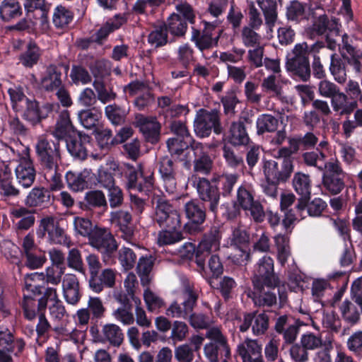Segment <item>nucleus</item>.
I'll use <instances>...</instances> for the list:
<instances>
[{
    "label": "nucleus",
    "mask_w": 362,
    "mask_h": 362,
    "mask_svg": "<svg viewBox=\"0 0 362 362\" xmlns=\"http://www.w3.org/2000/svg\"><path fill=\"white\" fill-rule=\"evenodd\" d=\"M264 173L267 181L276 180V181L286 182L290 177V176L286 177V171L283 165H281V170H279L278 163L274 160L265 161Z\"/></svg>",
    "instance_id": "c03bdc74"
},
{
    "label": "nucleus",
    "mask_w": 362,
    "mask_h": 362,
    "mask_svg": "<svg viewBox=\"0 0 362 362\" xmlns=\"http://www.w3.org/2000/svg\"><path fill=\"white\" fill-rule=\"evenodd\" d=\"M116 22H107L93 34L95 42L98 45H103L110 33L118 30L125 22L126 19L119 14L115 15Z\"/></svg>",
    "instance_id": "f704fd0d"
},
{
    "label": "nucleus",
    "mask_w": 362,
    "mask_h": 362,
    "mask_svg": "<svg viewBox=\"0 0 362 362\" xmlns=\"http://www.w3.org/2000/svg\"><path fill=\"white\" fill-rule=\"evenodd\" d=\"M343 320L349 325L356 324L360 320L357 306L349 300H345L340 306Z\"/></svg>",
    "instance_id": "864d4df0"
},
{
    "label": "nucleus",
    "mask_w": 362,
    "mask_h": 362,
    "mask_svg": "<svg viewBox=\"0 0 362 362\" xmlns=\"http://www.w3.org/2000/svg\"><path fill=\"white\" fill-rule=\"evenodd\" d=\"M110 169L114 171L115 176L125 179L126 187L128 189H136L139 192L144 189L142 183L138 182L139 172L134 165L126 163H113L110 165Z\"/></svg>",
    "instance_id": "aec40b11"
},
{
    "label": "nucleus",
    "mask_w": 362,
    "mask_h": 362,
    "mask_svg": "<svg viewBox=\"0 0 362 362\" xmlns=\"http://www.w3.org/2000/svg\"><path fill=\"white\" fill-rule=\"evenodd\" d=\"M90 243L101 253L102 258L106 264L115 262L118 244L108 230L105 228L96 227L90 238Z\"/></svg>",
    "instance_id": "1a4fd4ad"
},
{
    "label": "nucleus",
    "mask_w": 362,
    "mask_h": 362,
    "mask_svg": "<svg viewBox=\"0 0 362 362\" xmlns=\"http://www.w3.org/2000/svg\"><path fill=\"white\" fill-rule=\"evenodd\" d=\"M344 174L337 163H330L328 170L322 176V184L330 194H339L344 188Z\"/></svg>",
    "instance_id": "6ab92c4d"
},
{
    "label": "nucleus",
    "mask_w": 362,
    "mask_h": 362,
    "mask_svg": "<svg viewBox=\"0 0 362 362\" xmlns=\"http://www.w3.org/2000/svg\"><path fill=\"white\" fill-rule=\"evenodd\" d=\"M45 279V276L42 272H33L31 274H28L25 276V288L28 292V294L24 296V300L23 302V310L24 317L28 320H33L36 317L35 301L37 300V298L42 296V295H36L33 296V293L31 291L28 289V286L29 284L32 286H38L40 287H42L43 290H45L48 287H45L44 285L45 282L43 281Z\"/></svg>",
    "instance_id": "ddd939ff"
},
{
    "label": "nucleus",
    "mask_w": 362,
    "mask_h": 362,
    "mask_svg": "<svg viewBox=\"0 0 362 362\" xmlns=\"http://www.w3.org/2000/svg\"><path fill=\"white\" fill-rule=\"evenodd\" d=\"M95 139L101 150L109 151L112 147L117 145L112 132L109 129H105L95 132Z\"/></svg>",
    "instance_id": "e2e57ef3"
},
{
    "label": "nucleus",
    "mask_w": 362,
    "mask_h": 362,
    "mask_svg": "<svg viewBox=\"0 0 362 362\" xmlns=\"http://www.w3.org/2000/svg\"><path fill=\"white\" fill-rule=\"evenodd\" d=\"M62 290L67 303L76 305L81 300L82 293L80 291L78 279L75 274H64L62 279Z\"/></svg>",
    "instance_id": "393cba45"
},
{
    "label": "nucleus",
    "mask_w": 362,
    "mask_h": 362,
    "mask_svg": "<svg viewBox=\"0 0 362 362\" xmlns=\"http://www.w3.org/2000/svg\"><path fill=\"white\" fill-rule=\"evenodd\" d=\"M310 197L306 198V203L302 209L298 208V203L296 205V210L301 219L307 216L319 217L327 208V203L321 198L315 197L310 200Z\"/></svg>",
    "instance_id": "c85d7f7f"
},
{
    "label": "nucleus",
    "mask_w": 362,
    "mask_h": 362,
    "mask_svg": "<svg viewBox=\"0 0 362 362\" xmlns=\"http://www.w3.org/2000/svg\"><path fill=\"white\" fill-rule=\"evenodd\" d=\"M264 16L266 23L274 25L277 19V4L276 0H257Z\"/></svg>",
    "instance_id": "6e6d98bb"
},
{
    "label": "nucleus",
    "mask_w": 362,
    "mask_h": 362,
    "mask_svg": "<svg viewBox=\"0 0 362 362\" xmlns=\"http://www.w3.org/2000/svg\"><path fill=\"white\" fill-rule=\"evenodd\" d=\"M93 85L97 92L98 99L103 104L114 100L116 98L117 94L112 90V88L107 89L102 79H95Z\"/></svg>",
    "instance_id": "13d9d810"
},
{
    "label": "nucleus",
    "mask_w": 362,
    "mask_h": 362,
    "mask_svg": "<svg viewBox=\"0 0 362 362\" xmlns=\"http://www.w3.org/2000/svg\"><path fill=\"white\" fill-rule=\"evenodd\" d=\"M253 288L275 289L280 286L281 281L274 272V260L269 256H264L256 264L252 279Z\"/></svg>",
    "instance_id": "20e7f679"
},
{
    "label": "nucleus",
    "mask_w": 362,
    "mask_h": 362,
    "mask_svg": "<svg viewBox=\"0 0 362 362\" xmlns=\"http://www.w3.org/2000/svg\"><path fill=\"white\" fill-rule=\"evenodd\" d=\"M74 14L71 11L62 5L57 6L53 12L52 23L56 28L64 29L68 27L73 21Z\"/></svg>",
    "instance_id": "a18cd8bd"
},
{
    "label": "nucleus",
    "mask_w": 362,
    "mask_h": 362,
    "mask_svg": "<svg viewBox=\"0 0 362 362\" xmlns=\"http://www.w3.org/2000/svg\"><path fill=\"white\" fill-rule=\"evenodd\" d=\"M177 59L184 69H188L190 64L195 61L194 49L188 43L180 46L177 49Z\"/></svg>",
    "instance_id": "338daca9"
},
{
    "label": "nucleus",
    "mask_w": 362,
    "mask_h": 362,
    "mask_svg": "<svg viewBox=\"0 0 362 362\" xmlns=\"http://www.w3.org/2000/svg\"><path fill=\"white\" fill-rule=\"evenodd\" d=\"M256 126L259 135L265 132H274L278 128L279 120L270 114H262L257 117Z\"/></svg>",
    "instance_id": "3c124183"
},
{
    "label": "nucleus",
    "mask_w": 362,
    "mask_h": 362,
    "mask_svg": "<svg viewBox=\"0 0 362 362\" xmlns=\"http://www.w3.org/2000/svg\"><path fill=\"white\" fill-rule=\"evenodd\" d=\"M266 286H262V289L253 288L252 300L254 304L258 307H272L276 304L277 298L276 293L273 291L274 289L267 288L265 291Z\"/></svg>",
    "instance_id": "4c0bfd02"
},
{
    "label": "nucleus",
    "mask_w": 362,
    "mask_h": 362,
    "mask_svg": "<svg viewBox=\"0 0 362 362\" xmlns=\"http://www.w3.org/2000/svg\"><path fill=\"white\" fill-rule=\"evenodd\" d=\"M341 27L339 18L336 17L329 18L327 15L323 14L315 19L310 28V33L313 35L325 37L328 47L334 49L336 47V40L333 37L340 35Z\"/></svg>",
    "instance_id": "9d476101"
},
{
    "label": "nucleus",
    "mask_w": 362,
    "mask_h": 362,
    "mask_svg": "<svg viewBox=\"0 0 362 362\" xmlns=\"http://www.w3.org/2000/svg\"><path fill=\"white\" fill-rule=\"evenodd\" d=\"M307 43H298L294 46L291 53L286 56L287 70L295 77L307 81L310 77V66L308 56L305 55Z\"/></svg>",
    "instance_id": "423d86ee"
},
{
    "label": "nucleus",
    "mask_w": 362,
    "mask_h": 362,
    "mask_svg": "<svg viewBox=\"0 0 362 362\" xmlns=\"http://www.w3.org/2000/svg\"><path fill=\"white\" fill-rule=\"evenodd\" d=\"M193 186L196 188L199 201L204 204L214 217L218 216V206L221 199V192L211 179L192 175Z\"/></svg>",
    "instance_id": "7ed1b4c3"
},
{
    "label": "nucleus",
    "mask_w": 362,
    "mask_h": 362,
    "mask_svg": "<svg viewBox=\"0 0 362 362\" xmlns=\"http://www.w3.org/2000/svg\"><path fill=\"white\" fill-rule=\"evenodd\" d=\"M154 221L160 228H181L179 212L163 197H159L156 199Z\"/></svg>",
    "instance_id": "f8f14e48"
},
{
    "label": "nucleus",
    "mask_w": 362,
    "mask_h": 362,
    "mask_svg": "<svg viewBox=\"0 0 362 362\" xmlns=\"http://www.w3.org/2000/svg\"><path fill=\"white\" fill-rule=\"evenodd\" d=\"M184 239L181 229L160 228L158 232L156 243L159 247L176 244Z\"/></svg>",
    "instance_id": "a19ab883"
},
{
    "label": "nucleus",
    "mask_w": 362,
    "mask_h": 362,
    "mask_svg": "<svg viewBox=\"0 0 362 362\" xmlns=\"http://www.w3.org/2000/svg\"><path fill=\"white\" fill-rule=\"evenodd\" d=\"M169 34L170 41L173 43L180 39H185L188 30V24L177 13H171L165 21H162Z\"/></svg>",
    "instance_id": "4be33fe9"
},
{
    "label": "nucleus",
    "mask_w": 362,
    "mask_h": 362,
    "mask_svg": "<svg viewBox=\"0 0 362 362\" xmlns=\"http://www.w3.org/2000/svg\"><path fill=\"white\" fill-rule=\"evenodd\" d=\"M194 141H195L183 138H169L166 144L170 155L180 158L186 150L191 148Z\"/></svg>",
    "instance_id": "09e8293b"
},
{
    "label": "nucleus",
    "mask_w": 362,
    "mask_h": 362,
    "mask_svg": "<svg viewBox=\"0 0 362 362\" xmlns=\"http://www.w3.org/2000/svg\"><path fill=\"white\" fill-rule=\"evenodd\" d=\"M223 107V112L228 117H232L235 113L236 105L240 103L236 92L231 89L226 92V95L221 99Z\"/></svg>",
    "instance_id": "052dcab7"
},
{
    "label": "nucleus",
    "mask_w": 362,
    "mask_h": 362,
    "mask_svg": "<svg viewBox=\"0 0 362 362\" xmlns=\"http://www.w3.org/2000/svg\"><path fill=\"white\" fill-rule=\"evenodd\" d=\"M148 42L156 48L163 47L168 44H173L170 41L169 34L167 33L165 27L163 26V22L153 25V29L148 35Z\"/></svg>",
    "instance_id": "58836bf2"
},
{
    "label": "nucleus",
    "mask_w": 362,
    "mask_h": 362,
    "mask_svg": "<svg viewBox=\"0 0 362 362\" xmlns=\"http://www.w3.org/2000/svg\"><path fill=\"white\" fill-rule=\"evenodd\" d=\"M87 177L88 173L86 171L77 173L69 171L66 173L65 179L70 189L78 192L88 187Z\"/></svg>",
    "instance_id": "8fccbe9b"
},
{
    "label": "nucleus",
    "mask_w": 362,
    "mask_h": 362,
    "mask_svg": "<svg viewBox=\"0 0 362 362\" xmlns=\"http://www.w3.org/2000/svg\"><path fill=\"white\" fill-rule=\"evenodd\" d=\"M18 183L24 188L30 187L35 181L36 172L30 160L21 161L16 168Z\"/></svg>",
    "instance_id": "473e14b6"
},
{
    "label": "nucleus",
    "mask_w": 362,
    "mask_h": 362,
    "mask_svg": "<svg viewBox=\"0 0 362 362\" xmlns=\"http://www.w3.org/2000/svg\"><path fill=\"white\" fill-rule=\"evenodd\" d=\"M42 55L41 49L32 39L26 44L25 50L18 57L19 63L26 69L37 65Z\"/></svg>",
    "instance_id": "7c9ffc66"
},
{
    "label": "nucleus",
    "mask_w": 362,
    "mask_h": 362,
    "mask_svg": "<svg viewBox=\"0 0 362 362\" xmlns=\"http://www.w3.org/2000/svg\"><path fill=\"white\" fill-rule=\"evenodd\" d=\"M78 131L74 127L70 119V114L67 110L62 111L57 121L53 134L59 141L72 137Z\"/></svg>",
    "instance_id": "a878e982"
},
{
    "label": "nucleus",
    "mask_w": 362,
    "mask_h": 362,
    "mask_svg": "<svg viewBox=\"0 0 362 362\" xmlns=\"http://www.w3.org/2000/svg\"><path fill=\"white\" fill-rule=\"evenodd\" d=\"M134 124L147 143L155 145L159 142L161 124L156 117L137 113L135 115Z\"/></svg>",
    "instance_id": "4468645a"
},
{
    "label": "nucleus",
    "mask_w": 362,
    "mask_h": 362,
    "mask_svg": "<svg viewBox=\"0 0 362 362\" xmlns=\"http://www.w3.org/2000/svg\"><path fill=\"white\" fill-rule=\"evenodd\" d=\"M286 18L289 21L298 23L305 19V6L298 1H291L286 7Z\"/></svg>",
    "instance_id": "4d7b16f0"
},
{
    "label": "nucleus",
    "mask_w": 362,
    "mask_h": 362,
    "mask_svg": "<svg viewBox=\"0 0 362 362\" xmlns=\"http://www.w3.org/2000/svg\"><path fill=\"white\" fill-rule=\"evenodd\" d=\"M89 332L95 342H108L112 346L118 347L124 340L122 330L118 325L112 323L103 325L101 331L98 325H91Z\"/></svg>",
    "instance_id": "dca6fc26"
},
{
    "label": "nucleus",
    "mask_w": 362,
    "mask_h": 362,
    "mask_svg": "<svg viewBox=\"0 0 362 362\" xmlns=\"http://www.w3.org/2000/svg\"><path fill=\"white\" fill-rule=\"evenodd\" d=\"M105 114L112 124L117 126L124 123L128 111L124 107L114 103L105 107Z\"/></svg>",
    "instance_id": "49530a36"
},
{
    "label": "nucleus",
    "mask_w": 362,
    "mask_h": 362,
    "mask_svg": "<svg viewBox=\"0 0 362 362\" xmlns=\"http://www.w3.org/2000/svg\"><path fill=\"white\" fill-rule=\"evenodd\" d=\"M78 118L84 128L96 132L102 118V112L95 108L83 110L78 112Z\"/></svg>",
    "instance_id": "ea45409f"
},
{
    "label": "nucleus",
    "mask_w": 362,
    "mask_h": 362,
    "mask_svg": "<svg viewBox=\"0 0 362 362\" xmlns=\"http://www.w3.org/2000/svg\"><path fill=\"white\" fill-rule=\"evenodd\" d=\"M23 257L25 258V266L30 269L41 268L47 260L45 252L40 249L26 254Z\"/></svg>",
    "instance_id": "bf43d9fd"
},
{
    "label": "nucleus",
    "mask_w": 362,
    "mask_h": 362,
    "mask_svg": "<svg viewBox=\"0 0 362 362\" xmlns=\"http://www.w3.org/2000/svg\"><path fill=\"white\" fill-rule=\"evenodd\" d=\"M159 173L167 192L173 194L177 189L176 170L174 162L168 156H163L158 161Z\"/></svg>",
    "instance_id": "b1692460"
},
{
    "label": "nucleus",
    "mask_w": 362,
    "mask_h": 362,
    "mask_svg": "<svg viewBox=\"0 0 362 362\" xmlns=\"http://www.w3.org/2000/svg\"><path fill=\"white\" fill-rule=\"evenodd\" d=\"M92 138L90 136L81 132H78L67 139L66 145L67 151L74 157L85 160L88 157L87 146L90 145Z\"/></svg>",
    "instance_id": "412c9836"
},
{
    "label": "nucleus",
    "mask_w": 362,
    "mask_h": 362,
    "mask_svg": "<svg viewBox=\"0 0 362 362\" xmlns=\"http://www.w3.org/2000/svg\"><path fill=\"white\" fill-rule=\"evenodd\" d=\"M232 244L235 247L236 262L241 264L250 258V235L245 230L235 228L233 232Z\"/></svg>",
    "instance_id": "5701e85b"
},
{
    "label": "nucleus",
    "mask_w": 362,
    "mask_h": 362,
    "mask_svg": "<svg viewBox=\"0 0 362 362\" xmlns=\"http://www.w3.org/2000/svg\"><path fill=\"white\" fill-rule=\"evenodd\" d=\"M132 220V215L127 211L119 210L111 213L112 222L117 224L119 230L127 237L133 235V228L130 226Z\"/></svg>",
    "instance_id": "79ce46f5"
},
{
    "label": "nucleus",
    "mask_w": 362,
    "mask_h": 362,
    "mask_svg": "<svg viewBox=\"0 0 362 362\" xmlns=\"http://www.w3.org/2000/svg\"><path fill=\"white\" fill-rule=\"evenodd\" d=\"M70 78L74 85H86L92 81L91 74L82 64H72L70 72Z\"/></svg>",
    "instance_id": "5fc2aeb1"
},
{
    "label": "nucleus",
    "mask_w": 362,
    "mask_h": 362,
    "mask_svg": "<svg viewBox=\"0 0 362 362\" xmlns=\"http://www.w3.org/2000/svg\"><path fill=\"white\" fill-rule=\"evenodd\" d=\"M293 186L296 192L300 196L298 199V208L302 209L306 203V198L311 196V185L310 177L301 173L295 174Z\"/></svg>",
    "instance_id": "cd10ccee"
},
{
    "label": "nucleus",
    "mask_w": 362,
    "mask_h": 362,
    "mask_svg": "<svg viewBox=\"0 0 362 362\" xmlns=\"http://www.w3.org/2000/svg\"><path fill=\"white\" fill-rule=\"evenodd\" d=\"M91 315V325H98L99 320L105 317L106 308L99 297H90L86 308Z\"/></svg>",
    "instance_id": "603ef678"
},
{
    "label": "nucleus",
    "mask_w": 362,
    "mask_h": 362,
    "mask_svg": "<svg viewBox=\"0 0 362 362\" xmlns=\"http://www.w3.org/2000/svg\"><path fill=\"white\" fill-rule=\"evenodd\" d=\"M85 202L88 209H107V202L105 195L101 190H90L86 193Z\"/></svg>",
    "instance_id": "de8ad7c7"
},
{
    "label": "nucleus",
    "mask_w": 362,
    "mask_h": 362,
    "mask_svg": "<svg viewBox=\"0 0 362 362\" xmlns=\"http://www.w3.org/2000/svg\"><path fill=\"white\" fill-rule=\"evenodd\" d=\"M35 211L22 206L13 207L10 214L12 218L19 219L15 224L18 230H27L33 227L35 222Z\"/></svg>",
    "instance_id": "c756f323"
},
{
    "label": "nucleus",
    "mask_w": 362,
    "mask_h": 362,
    "mask_svg": "<svg viewBox=\"0 0 362 362\" xmlns=\"http://www.w3.org/2000/svg\"><path fill=\"white\" fill-rule=\"evenodd\" d=\"M62 71L56 64H49L40 80V86L46 92H54L62 86Z\"/></svg>",
    "instance_id": "bb28decb"
},
{
    "label": "nucleus",
    "mask_w": 362,
    "mask_h": 362,
    "mask_svg": "<svg viewBox=\"0 0 362 362\" xmlns=\"http://www.w3.org/2000/svg\"><path fill=\"white\" fill-rule=\"evenodd\" d=\"M239 175L236 173L215 174L211 178L214 184L216 185L218 191L223 197L230 196L235 185L237 183Z\"/></svg>",
    "instance_id": "2f4dec72"
},
{
    "label": "nucleus",
    "mask_w": 362,
    "mask_h": 362,
    "mask_svg": "<svg viewBox=\"0 0 362 362\" xmlns=\"http://www.w3.org/2000/svg\"><path fill=\"white\" fill-rule=\"evenodd\" d=\"M51 192L44 187H34L25 199L28 207H47L50 204Z\"/></svg>",
    "instance_id": "72a5a7b5"
},
{
    "label": "nucleus",
    "mask_w": 362,
    "mask_h": 362,
    "mask_svg": "<svg viewBox=\"0 0 362 362\" xmlns=\"http://www.w3.org/2000/svg\"><path fill=\"white\" fill-rule=\"evenodd\" d=\"M26 106L23 114V118L33 126H36L47 118L53 112L55 107L59 105L46 103L40 105V103L35 99L26 98Z\"/></svg>",
    "instance_id": "f3484780"
},
{
    "label": "nucleus",
    "mask_w": 362,
    "mask_h": 362,
    "mask_svg": "<svg viewBox=\"0 0 362 362\" xmlns=\"http://www.w3.org/2000/svg\"><path fill=\"white\" fill-rule=\"evenodd\" d=\"M193 152V171L197 175H209L214 167V159L206 146L202 143L194 141L191 145Z\"/></svg>",
    "instance_id": "a211bd4d"
},
{
    "label": "nucleus",
    "mask_w": 362,
    "mask_h": 362,
    "mask_svg": "<svg viewBox=\"0 0 362 362\" xmlns=\"http://www.w3.org/2000/svg\"><path fill=\"white\" fill-rule=\"evenodd\" d=\"M222 231L219 226H211L203 233L197 247L192 243H185L180 250L181 255L190 260L194 259L197 267L205 269L206 259L214 252L219 250Z\"/></svg>",
    "instance_id": "f257e3e1"
},
{
    "label": "nucleus",
    "mask_w": 362,
    "mask_h": 362,
    "mask_svg": "<svg viewBox=\"0 0 362 362\" xmlns=\"http://www.w3.org/2000/svg\"><path fill=\"white\" fill-rule=\"evenodd\" d=\"M59 225L58 221H55L53 216H45L40 221L38 228L36 230L37 237L40 239L45 238L46 234L48 235V238L50 237L51 233Z\"/></svg>",
    "instance_id": "0e129e2a"
},
{
    "label": "nucleus",
    "mask_w": 362,
    "mask_h": 362,
    "mask_svg": "<svg viewBox=\"0 0 362 362\" xmlns=\"http://www.w3.org/2000/svg\"><path fill=\"white\" fill-rule=\"evenodd\" d=\"M25 16L39 20L40 28L43 32L50 30L49 13L51 4L46 0H23Z\"/></svg>",
    "instance_id": "2eb2a0df"
},
{
    "label": "nucleus",
    "mask_w": 362,
    "mask_h": 362,
    "mask_svg": "<svg viewBox=\"0 0 362 362\" xmlns=\"http://www.w3.org/2000/svg\"><path fill=\"white\" fill-rule=\"evenodd\" d=\"M194 130L197 136L199 138L209 137L212 131L216 135L223 133L220 110L216 108L211 110L199 109L194 120Z\"/></svg>",
    "instance_id": "f03ea898"
},
{
    "label": "nucleus",
    "mask_w": 362,
    "mask_h": 362,
    "mask_svg": "<svg viewBox=\"0 0 362 362\" xmlns=\"http://www.w3.org/2000/svg\"><path fill=\"white\" fill-rule=\"evenodd\" d=\"M35 151L42 168L57 167L61 159L60 145L57 139L40 137L36 143Z\"/></svg>",
    "instance_id": "9b49d317"
},
{
    "label": "nucleus",
    "mask_w": 362,
    "mask_h": 362,
    "mask_svg": "<svg viewBox=\"0 0 362 362\" xmlns=\"http://www.w3.org/2000/svg\"><path fill=\"white\" fill-rule=\"evenodd\" d=\"M58 165L52 169L42 168L45 178L49 183V188L52 191H57L63 187L62 175L58 172Z\"/></svg>",
    "instance_id": "774afa93"
},
{
    "label": "nucleus",
    "mask_w": 362,
    "mask_h": 362,
    "mask_svg": "<svg viewBox=\"0 0 362 362\" xmlns=\"http://www.w3.org/2000/svg\"><path fill=\"white\" fill-rule=\"evenodd\" d=\"M221 33L222 30H219L217 36L209 37L202 34L200 30L192 28L191 41L194 42L196 47L201 52H203L218 45Z\"/></svg>",
    "instance_id": "37998d69"
},
{
    "label": "nucleus",
    "mask_w": 362,
    "mask_h": 362,
    "mask_svg": "<svg viewBox=\"0 0 362 362\" xmlns=\"http://www.w3.org/2000/svg\"><path fill=\"white\" fill-rule=\"evenodd\" d=\"M74 225L78 233L83 237H88L89 241H90V238L95 232V228L98 227L97 226L93 227L90 219L79 216L74 218Z\"/></svg>",
    "instance_id": "680f3d73"
},
{
    "label": "nucleus",
    "mask_w": 362,
    "mask_h": 362,
    "mask_svg": "<svg viewBox=\"0 0 362 362\" xmlns=\"http://www.w3.org/2000/svg\"><path fill=\"white\" fill-rule=\"evenodd\" d=\"M184 208L187 218V222L184 225L185 231L190 235L203 232L207 206L197 199H194L187 202Z\"/></svg>",
    "instance_id": "6e6552de"
},
{
    "label": "nucleus",
    "mask_w": 362,
    "mask_h": 362,
    "mask_svg": "<svg viewBox=\"0 0 362 362\" xmlns=\"http://www.w3.org/2000/svg\"><path fill=\"white\" fill-rule=\"evenodd\" d=\"M252 124V116L243 112L238 121L232 122L228 132L223 130L221 142H227L233 146H246L250 142L247 129Z\"/></svg>",
    "instance_id": "0eeeda50"
},
{
    "label": "nucleus",
    "mask_w": 362,
    "mask_h": 362,
    "mask_svg": "<svg viewBox=\"0 0 362 362\" xmlns=\"http://www.w3.org/2000/svg\"><path fill=\"white\" fill-rule=\"evenodd\" d=\"M28 290L33 293V296L36 295H42L41 297L37 298V311H43L45 313L48 302H52V304L49 306V313L52 318L56 320H62L66 315V311L63 303L58 298V295L56 288H47L44 289L42 287L38 286H32L29 284Z\"/></svg>",
    "instance_id": "39448f33"
},
{
    "label": "nucleus",
    "mask_w": 362,
    "mask_h": 362,
    "mask_svg": "<svg viewBox=\"0 0 362 362\" xmlns=\"http://www.w3.org/2000/svg\"><path fill=\"white\" fill-rule=\"evenodd\" d=\"M23 13L21 4L18 0H3L0 4V17L4 22L19 18Z\"/></svg>",
    "instance_id": "e433bc0d"
},
{
    "label": "nucleus",
    "mask_w": 362,
    "mask_h": 362,
    "mask_svg": "<svg viewBox=\"0 0 362 362\" xmlns=\"http://www.w3.org/2000/svg\"><path fill=\"white\" fill-rule=\"evenodd\" d=\"M183 302L182 305L185 311L189 314L192 313L198 300V293L194 288L189 285L185 286L182 291Z\"/></svg>",
    "instance_id": "69168bd1"
},
{
    "label": "nucleus",
    "mask_w": 362,
    "mask_h": 362,
    "mask_svg": "<svg viewBox=\"0 0 362 362\" xmlns=\"http://www.w3.org/2000/svg\"><path fill=\"white\" fill-rule=\"evenodd\" d=\"M223 157L228 167L242 170L244 167L243 156L237 152L238 146H230L227 142H222Z\"/></svg>",
    "instance_id": "c9c22d12"
}]
</instances>
